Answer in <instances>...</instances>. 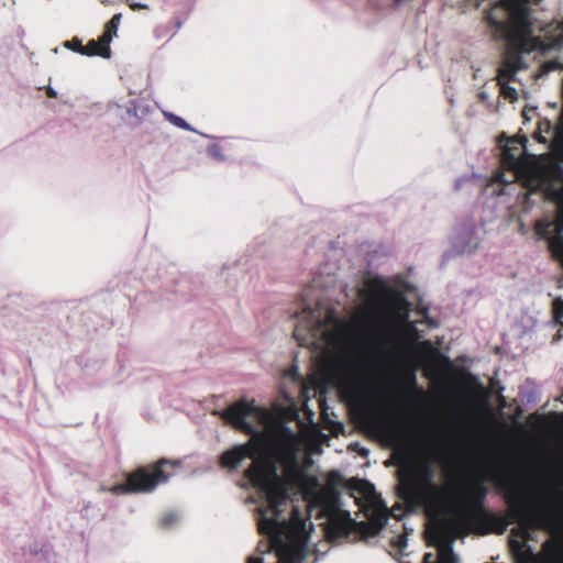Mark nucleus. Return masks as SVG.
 I'll return each instance as SVG.
<instances>
[{
	"label": "nucleus",
	"mask_w": 563,
	"mask_h": 563,
	"mask_svg": "<svg viewBox=\"0 0 563 563\" xmlns=\"http://www.w3.org/2000/svg\"><path fill=\"white\" fill-rule=\"evenodd\" d=\"M496 484L506 490L505 499L508 505L506 516L485 508L484 503L488 490L484 478H476L467 486L468 519L475 525L478 533L503 534L508 526L515 522L526 530L541 529L553 532L561 527V517L558 512L544 508H530L522 492L509 479L497 478Z\"/></svg>",
	"instance_id": "obj_3"
},
{
	"label": "nucleus",
	"mask_w": 563,
	"mask_h": 563,
	"mask_svg": "<svg viewBox=\"0 0 563 563\" xmlns=\"http://www.w3.org/2000/svg\"><path fill=\"white\" fill-rule=\"evenodd\" d=\"M431 559H432V553H426L423 556V563H438V561L432 562Z\"/></svg>",
	"instance_id": "obj_27"
},
{
	"label": "nucleus",
	"mask_w": 563,
	"mask_h": 563,
	"mask_svg": "<svg viewBox=\"0 0 563 563\" xmlns=\"http://www.w3.org/2000/svg\"><path fill=\"white\" fill-rule=\"evenodd\" d=\"M121 20L120 14H114L111 20L107 23L106 30L101 35L103 37V42H109L112 40L113 35H115L119 23Z\"/></svg>",
	"instance_id": "obj_19"
},
{
	"label": "nucleus",
	"mask_w": 563,
	"mask_h": 563,
	"mask_svg": "<svg viewBox=\"0 0 563 563\" xmlns=\"http://www.w3.org/2000/svg\"><path fill=\"white\" fill-rule=\"evenodd\" d=\"M509 1H510V0H506V1H505L506 9H509Z\"/></svg>",
	"instance_id": "obj_33"
},
{
	"label": "nucleus",
	"mask_w": 563,
	"mask_h": 563,
	"mask_svg": "<svg viewBox=\"0 0 563 563\" xmlns=\"http://www.w3.org/2000/svg\"><path fill=\"white\" fill-rule=\"evenodd\" d=\"M419 349L422 351H432V345L430 341H423L419 344Z\"/></svg>",
	"instance_id": "obj_25"
},
{
	"label": "nucleus",
	"mask_w": 563,
	"mask_h": 563,
	"mask_svg": "<svg viewBox=\"0 0 563 563\" xmlns=\"http://www.w3.org/2000/svg\"><path fill=\"white\" fill-rule=\"evenodd\" d=\"M210 153L213 155V156H219V148L217 146H212L210 148Z\"/></svg>",
	"instance_id": "obj_30"
},
{
	"label": "nucleus",
	"mask_w": 563,
	"mask_h": 563,
	"mask_svg": "<svg viewBox=\"0 0 563 563\" xmlns=\"http://www.w3.org/2000/svg\"><path fill=\"white\" fill-rule=\"evenodd\" d=\"M553 317L558 323L563 325V299L561 298L553 301Z\"/></svg>",
	"instance_id": "obj_20"
},
{
	"label": "nucleus",
	"mask_w": 563,
	"mask_h": 563,
	"mask_svg": "<svg viewBox=\"0 0 563 563\" xmlns=\"http://www.w3.org/2000/svg\"><path fill=\"white\" fill-rule=\"evenodd\" d=\"M451 526L441 521L433 531V539L438 547V563H459V558L454 553L452 542L454 537Z\"/></svg>",
	"instance_id": "obj_14"
},
{
	"label": "nucleus",
	"mask_w": 563,
	"mask_h": 563,
	"mask_svg": "<svg viewBox=\"0 0 563 563\" xmlns=\"http://www.w3.org/2000/svg\"><path fill=\"white\" fill-rule=\"evenodd\" d=\"M500 86V92L504 97L509 98L510 100H517L518 93L514 87H510L508 82H498Z\"/></svg>",
	"instance_id": "obj_21"
},
{
	"label": "nucleus",
	"mask_w": 563,
	"mask_h": 563,
	"mask_svg": "<svg viewBox=\"0 0 563 563\" xmlns=\"http://www.w3.org/2000/svg\"><path fill=\"white\" fill-rule=\"evenodd\" d=\"M65 45H66V47L73 49L74 52L82 55L84 45L79 38L74 37L71 41L66 42Z\"/></svg>",
	"instance_id": "obj_22"
},
{
	"label": "nucleus",
	"mask_w": 563,
	"mask_h": 563,
	"mask_svg": "<svg viewBox=\"0 0 563 563\" xmlns=\"http://www.w3.org/2000/svg\"><path fill=\"white\" fill-rule=\"evenodd\" d=\"M339 477H340V475H339V473H338V472H332V473L330 474V481H333L334 478H339Z\"/></svg>",
	"instance_id": "obj_31"
},
{
	"label": "nucleus",
	"mask_w": 563,
	"mask_h": 563,
	"mask_svg": "<svg viewBox=\"0 0 563 563\" xmlns=\"http://www.w3.org/2000/svg\"><path fill=\"white\" fill-rule=\"evenodd\" d=\"M46 95H47L49 98H56V97H57V92H56L53 88H51V87H48V88L46 89Z\"/></svg>",
	"instance_id": "obj_26"
},
{
	"label": "nucleus",
	"mask_w": 563,
	"mask_h": 563,
	"mask_svg": "<svg viewBox=\"0 0 563 563\" xmlns=\"http://www.w3.org/2000/svg\"><path fill=\"white\" fill-rule=\"evenodd\" d=\"M273 438V433H256L246 443L233 445L225 450L219 457L222 468L235 470L247 457L254 460L265 454Z\"/></svg>",
	"instance_id": "obj_12"
},
{
	"label": "nucleus",
	"mask_w": 563,
	"mask_h": 563,
	"mask_svg": "<svg viewBox=\"0 0 563 563\" xmlns=\"http://www.w3.org/2000/svg\"><path fill=\"white\" fill-rule=\"evenodd\" d=\"M177 465L176 462L163 457L125 473L124 477L129 479L133 494H147L154 492L158 485L167 483L173 475L170 471Z\"/></svg>",
	"instance_id": "obj_11"
},
{
	"label": "nucleus",
	"mask_w": 563,
	"mask_h": 563,
	"mask_svg": "<svg viewBox=\"0 0 563 563\" xmlns=\"http://www.w3.org/2000/svg\"><path fill=\"white\" fill-rule=\"evenodd\" d=\"M406 292L416 296L415 301H410L406 294L397 291L389 283V449L394 444L393 439V405L391 397L394 394L395 376L391 369L394 344V320L400 322V332L408 343H416L420 339V332L417 324L426 323L435 327L437 323L429 317V307L423 305L422 299L417 296V289L406 286Z\"/></svg>",
	"instance_id": "obj_7"
},
{
	"label": "nucleus",
	"mask_w": 563,
	"mask_h": 563,
	"mask_svg": "<svg viewBox=\"0 0 563 563\" xmlns=\"http://www.w3.org/2000/svg\"><path fill=\"white\" fill-rule=\"evenodd\" d=\"M169 121L173 122L178 128H181L185 130L189 129L188 123L183 118L177 117L175 114H170Z\"/></svg>",
	"instance_id": "obj_23"
},
{
	"label": "nucleus",
	"mask_w": 563,
	"mask_h": 563,
	"mask_svg": "<svg viewBox=\"0 0 563 563\" xmlns=\"http://www.w3.org/2000/svg\"><path fill=\"white\" fill-rule=\"evenodd\" d=\"M100 492H108L115 496L133 494V490L131 489L129 479H126V478L123 483L115 484L110 487L101 486Z\"/></svg>",
	"instance_id": "obj_18"
},
{
	"label": "nucleus",
	"mask_w": 563,
	"mask_h": 563,
	"mask_svg": "<svg viewBox=\"0 0 563 563\" xmlns=\"http://www.w3.org/2000/svg\"><path fill=\"white\" fill-rule=\"evenodd\" d=\"M525 136H514L507 141L501 151V166L512 172V179H505L504 173H498L495 180L510 184L520 179L522 185L532 192L543 191L556 205L554 221L539 220L536 233L547 240L552 256L563 266V166L547 155L521 157L526 148Z\"/></svg>",
	"instance_id": "obj_2"
},
{
	"label": "nucleus",
	"mask_w": 563,
	"mask_h": 563,
	"mask_svg": "<svg viewBox=\"0 0 563 563\" xmlns=\"http://www.w3.org/2000/svg\"><path fill=\"white\" fill-rule=\"evenodd\" d=\"M350 489L367 521H355L349 511L331 506L327 525V536L331 540L372 538L387 523V506L377 495L374 485L365 479L353 478Z\"/></svg>",
	"instance_id": "obj_5"
},
{
	"label": "nucleus",
	"mask_w": 563,
	"mask_h": 563,
	"mask_svg": "<svg viewBox=\"0 0 563 563\" xmlns=\"http://www.w3.org/2000/svg\"><path fill=\"white\" fill-rule=\"evenodd\" d=\"M296 448V437L292 431L282 426L278 431L273 433L272 441L267 446L265 454L254 460L268 459L276 466L278 474V463L283 465V476L279 475L284 483V487H301L308 476L305 473L298 457Z\"/></svg>",
	"instance_id": "obj_9"
},
{
	"label": "nucleus",
	"mask_w": 563,
	"mask_h": 563,
	"mask_svg": "<svg viewBox=\"0 0 563 563\" xmlns=\"http://www.w3.org/2000/svg\"><path fill=\"white\" fill-rule=\"evenodd\" d=\"M393 464H394V462H393L391 457H389L388 465L390 466V465H393Z\"/></svg>",
	"instance_id": "obj_34"
},
{
	"label": "nucleus",
	"mask_w": 563,
	"mask_h": 563,
	"mask_svg": "<svg viewBox=\"0 0 563 563\" xmlns=\"http://www.w3.org/2000/svg\"><path fill=\"white\" fill-rule=\"evenodd\" d=\"M268 416V412L265 408L257 407L254 400L240 399L239 401L229 406L225 410L221 412V418L228 423L243 431L246 434H250L253 438V434L256 433H271L269 431H257L254 426L249 422L246 419L249 417H254L257 419H264Z\"/></svg>",
	"instance_id": "obj_13"
},
{
	"label": "nucleus",
	"mask_w": 563,
	"mask_h": 563,
	"mask_svg": "<svg viewBox=\"0 0 563 563\" xmlns=\"http://www.w3.org/2000/svg\"><path fill=\"white\" fill-rule=\"evenodd\" d=\"M406 393L408 397L422 401L426 399V393L422 388H419L417 385V378L413 373H411L406 379Z\"/></svg>",
	"instance_id": "obj_17"
},
{
	"label": "nucleus",
	"mask_w": 563,
	"mask_h": 563,
	"mask_svg": "<svg viewBox=\"0 0 563 563\" xmlns=\"http://www.w3.org/2000/svg\"><path fill=\"white\" fill-rule=\"evenodd\" d=\"M244 477L253 487L264 494L267 505L258 508V531L268 537L271 543L282 542L300 536L306 529V519L297 507H292L290 520L282 518L288 506V490L276 473L275 464L268 459H260L244 471Z\"/></svg>",
	"instance_id": "obj_4"
},
{
	"label": "nucleus",
	"mask_w": 563,
	"mask_h": 563,
	"mask_svg": "<svg viewBox=\"0 0 563 563\" xmlns=\"http://www.w3.org/2000/svg\"><path fill=\"white\" fill-rule=\"evenodd\" d=\"M300 322L295 327L294 338L300 346L314 345L322 341L327 345L339 344L344 336L345 325L340 322L334 311L328 310L323 317L309 307L300 312Z\"/></svg>",
	"instance_id": "obj_10"
},
{
	"label": "nucleus",
	"mask_w": 563,
	"mask_h": 563,
	"mask_svg": "<svg viewBox=\"0 0 563 563\" xmlns=\"http://www.w3.org/2000/svg\"><path fill=\"white\" fill-rule=\"evenodd\" d=\"M175 520H176V517L174 515H167L162 518L161 525L164 528H168L175 522Z\"/></svg>",
	"instance_id": "obj_24"
},
{
	"label": "nucleus",
	"mask_w": 563,
	"mask_h": 563,
	"mask_svg": "<svg viewBox=\"0 0 563 563\" xmlns=\"http://www.w3.org/2000/svg\"><path fill=\"white\" fill-rule=\"evenodd\" d=\"M363 307L354 321L362 328L377 323L378 351L355 347L335 355L328 374L354 422L387 448V280L374 277L360 290Z\"/></svg>",
	"instance_id": "obj_1"
},
{
	"label": "nucleus",
	"mask_w": 563,
	"mask_h": 563,
	"mask_svg": "<svg viewBox=\"0 0 563 563\" xmlns=\"http://www.w3.org/2000/svg\"><path fill=\"white\" fill-rule=\"evenodd\" d=\"M529 2L530 0H510L507 21L487 16L490 27L506 41L504 58L497 70L498 82L515 80L517 71L525 68L522 54L536 48L537 38L532 35Z\"/></svg>",
	"instance_id": "obj_6"
},
{
	"label": "nucleus",
	"mask_w": 563,
	"mask_h": 563,
	"mask_svg": "<svg viewBox=\"0 0 563 563\" xmlns=\"http://www.w3.org/2000/svg\"><path fill=\"white\" fill-rule=\"evenodd\" d=\"M398 476V496L408 503H424L429 492L435 488L431 460L419 443L411 445L404 452Z\"/></svg>",
	"instance_id": "obj_8"
},
{
	"label": "nucleus",
	"mask_w": 563,
	"mask_h": 563,
	"mask_svg": "<svg viewBox=\"0 0 563 563\" xmlns=\"http://www.w3.org/2000/svg\"><path fill=\"white\" fill-rule=\"evenodd\" d=\"M273 548L276 549L278 555V563H301L303 555L302 552L290 544L285 542L283 539L282 542L271 543ZM247 563H263L262 558L252 556L249 559Z\"/></svg>",
	"instance_id": "obj_15"
},
{
	"label": "nucleus",
	"mask_w": 563,
	"mask_h": 563,
	"mask_svg": "<svg viewBox=\"0 0 563 563\" xmlns=\"http://www.w3.org/2000/svg\"><path fill=\"white\" fill-rule=\"evenodd\" d=\"M130 8L133 9V10H135V9H144L145 5L140 4V3H131Z\"/></svg>",
	"instance_id": "obj_29"
},
{
	"label": "nucleus",
	"mask_w": 563,
	"mask_h": 563,
	"mask_svg": "<svg viewBox=\"0 0 563 563\" xmlns=\"http://www.w3.org/2000/svg\"><path fill=\"white\" fill-rule=\"evenodd\" d=\"M82 55L109 57V42H103L102 36H100L98 41L91 40L86 45H84Z\"/></svg>",
	"instance_id": "obj_16"
},
{
	"label": "nucleus",
	"mask_w": 563,
	"mask_h": 563,
	"mask_svg": "<svg viewBox=\"0 0 563 563\" xmlns=\"http://www.w3.org/2000/svg\"><path fill=\"white\" fill-rule=\"evenodd\" d=\"M388 515H389V518H390V517H396V514H395V511H394V508H389Z\"/></svg>",
	"instance_id": "obj_32"
},
{
	"label": "nucleus",
	"mask_w": 563,
	"mask_h": 563,
	"mask_svg": "<svg viewBox=\"0 0 563 563\" xmlns=\"http://www.w3.org/2000/svg\"><path fill=\"white\" fill-rule=\"evenodd\" d=\"M130 8L133 9V10H135V9H144L145 5L140 4V3H131Z\"/></svg>",
	"instance_id": "obj_28"
}]
</instances>
